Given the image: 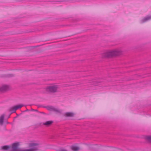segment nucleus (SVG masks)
<instances>
[{"instance_id":"obj_1","label":"nucleus","mask_w":151,"mask_h":151,"mask_svg":"<svg viewBox=\"0 0 151 151\" xmlns=\"http://www.w3.org/2000/svg\"><path fill=\"white\" fill-rule=\"evenodd\" d=\"M19 145V143L18 142L13 143L10 151H36L38 150L37 147H34L28 149L22 150L18 147Z\"/></svg>"},{"instance_id":"obj_2","label":"nucleus","mask_w":151,"mask_h":151,"mask_svg":"<svg viewBox=\"0 0 151 151\" xmlns=\"http://www.w3.org/2000/svg\"><path fill=\"white\" fill-rule=\"evenodd\" d=\"M122 54L121 51L114 50L105 53L103 54V56L106 58H109L116 56L120 55Z\"/></svg>"},{"instance_id":"obj_3","label":"nucleus","mask_w":151,"mask_h":151,"mask_svg":"<svg viewBox=\"0 0 151 151\" xmlns=\"http://www.w3.org/2000/svg\"><path fill=\"white\" fill-rule=\"evenodd\" d=\"M24 106L23 105H19L14 106L10 108L9 109V111L11 112V114L16 112V110L18 109L21 108Z\"/></svg>"},{"instance_id":"obj_4","label":"nucleus","mask_w":151,"mask_h":151,"mask_svg":"<svg viewBox=\"0 0 151 151\" xmlns=\"http://www.w3.org/2000/svg\"><path fill=\"white\" fill-rule=\"evenodd\" d=\"M58 87L56 86H51L46 88L47 91L51 93H55L57 91Z\"/></svg>"},{"instance_id":"obj_5","label":"nucleus","mask_w":151,"mask_h":151,"mask_svg":"<svg viewBox=\"0 0 151 151\" xmlns=\"http://www.w3.org/2000/svg\"><path fill=\"white\" fill-rule=\"evenodd\" d=\"M42 107L46 108L49 111H53L57 112H60V111L52 106H42Z\"/></svg>"},{"instance_id":"obj_6","label":"nucleus","mask_w":151,"mask_h":151,"mask_svg":"<svg viewBox=\"0 0 151 151\" xmlns=\"http://www.w3.org/2000/svg\"><path fill=\"white\" fill-rule=\"evenodd\" d=\"M9 88V86L6 85H3L0 87V91L5 92L7 91Z\"/></svg>"},{"instance_id":"obj_7","label":"nucleus","mask_w":151,"mask_h":151,"mask_svg":"<svg viewBox=\"0 0 151 151\" xmlns=\"http://www.w3.org/2000/svg\"><path fill=\"white\" fill-rule=\"evenodd\" d=\"M11 146L9 145H4L2 147L1 149L4 151H10Z\"/></svg>"},{"instance_id":"obj_8","label":"nucleus","mask_w":151,"mask_h":151,"mask_svg":"<svg viewBox=\"0 0 151 151\" xmlns=\"http://www.w3.org/2000/svg\"><path fill=\"white\" fill-rule=\"evenodd\" d=\"M150 19H151V16H147L141 21V23H144Z\"/></svg>"},{"instance_id":"obj_9","label":"nucleus","mask_w":151,"mask_h":151,"mask_svg":"<svg viewBox=\"0 0 151 151\" xmlns=\"http://www.w3.org/2000/svg\"><path fill=\"white\" fill-rule=\"evenodd\" d=\"M64 116L65 117H73L74 116V114L71 112H66L64 114Z\"/></svg>"},{"instance_id":"obj_10","label":"nucleus","mask_w":151,"mask_h":151,"mask_svg":"<svg viewBox=\"0 0 151 151\" xmlns=\"http://www.w3.org/2000/svg\"><path fill=\"white\" fill-rule=\"evenodd\" d=\"M53 123V121H48L43 123V125L48 126L51 125Z\"/></svg>"},{"instance_id":"obj_11","label":"nucleus","mask_w":151,"mask_h":151,"mask_svg":"<svg viewBox=\"0 0 151 151\" xmlns=\"http://www.w3.org/2000/svg\"><path fill=\"white\" fill-rule=\"evenodd\" d=\"M4 115L3 114L0 117V124L2 125L3 124L4 121Z\"/></svg>"},{"instance_id":"obj_12","label":"nucleus","mask_w":151,"mask_h":151,"mask_svg":"<svg viewBox=\"0 0 151 151\" xmlns=\"http://www.w3.org/2000/svg\"><path fill=\"white\" fill-rule=\"evenodd\" d=\"M72 150L74 151H77L79 149V148L76 146H73L71 147Z\"/></svg>"},{"instance_id":"obj_13","label":"nucleus","mask_w":151,"mask_h":151,"mask_svg":"<svg viewBox=\"0 0 151 151\" xmlns=\"http://www.w3.org/2000/svg\"><path fill=\"white\" fill-rule=\"evenodd\" d=\"M39 144L37 143H30L29 144V147H32L33 146H38Z\"/></svg>"},{"instance_id":"obj_14","label":"nucleus","mask_w":151,"mask_h":151,"mask_svg":"<svg viewBox=\"0 0 151 151\" xmlns=\"http://www.w3.org/2000/svg\"><path fill=\"white\" fill-rule=\"evenodd\" d=\"M145 139L151 143V136H146L145 137Z\"/></svg>"},{"instance_id":"obj_15","label":"nucleus","mask_w":151,"mask_h":151,"mask_svg":"<svg viewBox=\"0 0 151 151\" xmlns=\"http://www.w3.org/2000/svg\"><path fill=\"white\" fill-rule=\"evenodd\" d=\"M7 77H12L14 76V75L13 74H9L7 75Z\"/></svg>"},{"instance_id":"obj_16","label":"nucleus","mask_w":151,"mask_h":151,"mask_svg":"<svg viewBox=\"0 0 151 151\" xmlns=\"http://www.w3.org/2000/svg\"><path fill=\"white\" fill-rule=\"evenodd\" d=\"M30 111H36V112H38V111L37 110V109H32Z\"/></svg>"},{"instance_id":"obj_17","label":"nucleus","mask_w":151,"mask_h":151,"mask_svg":"<svg viewBox=\"0 0 151 151\" xmlns=\"http://www.w3.org/2000/svg\"><path fill=\"white\" fill-rule=\"evenodd\" d=\"M38 113H40L41 114H43L44 115H46V114L45 113V112H40V111H38Z\"/></svg>"},{"instance_id":"obj_18","label":"nucleus","mask_w":151,"mask_h":151,"mask_svg":"<svg viewBox=\"0 0 151 151\" xmlns=\"http://www.w3.org/2000/svg\"><path fill=\"white\" fill-rule=\"evenodd\" d=\"M58 151H67V150H64V149H62Z\"/></svg>"},{"instance_id":"obj_19","label":"nucleus","mask_w":151,"mask_h":151,"mask_svg":"<svg viewBox=\"0 0 151 151\" xmlns=\"http://www.w3.org/2000/svg\"><path fill=\"white\" fill-rule=\"evenodd\" d=\"M30 111V110H28V109H27L26 110L24 111V112H26V111Z\"/></svg>"},{"instance_id":"obj_20","label":"nucleus","mask_w":151,"mask_h":151,"mask_svg":"<svg viewBox=\"0 0 151 151\" xmlns=\"http://www.w3.org/2000/svg\"><path fill=\"white\" fill-rule=\"evenodd\" d=\"M42 106H42V105H39V106H38V107H42Z\"/></svg>"},{"instance_id":"obj_21","label":"nucleus","mask_w":151,"mask_h":151,"mask_svg":"<svg viewBox=\"0 0 151 151\" xmlns=\"http://www.w3.org/2000/svg\"><path fill=\"white\" fill-rule=\"evenodd\" d=\"M9 123H10L9 122H8L7 121H6V124H9Z\"/></svg>"}]
</instances>
